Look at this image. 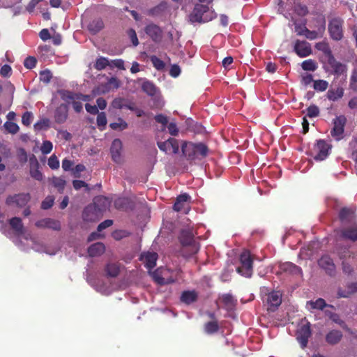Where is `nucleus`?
Masks as SVG:
<instances>
[{
  "mask_svg": "<svg viewBox=\"0 0 357 357\" xmlns=\"http://www.w3.org/2000/svg\"><path fill=\"white\" fill-rule=\"evenodd\" d=\"M9 223L17 236H24L26 240L30 238L32 242V248L36 251L45 252L50 255H54L58 252V248L50 249L49 247L43 245L39 246L38 244H36L35 239L31 236V234L25 233L24 228L22 223V220L20 218L15 217L11 218L9 221Z\"/></svg>",
  "mask_w": 357,
  "mask_h": 357,
  "instance_id": "1",
  "label": "nucleus"
},
{
  "mask_svg": "<svg viewBox=\"0 0 357 357\" xmlns=\"http://www.w3.org/2000/svg\"><path fill=\"white\" fill-rule=\"evenodd\" d=\"M322 50L327 57V63L331 68L330 73L335 75L337 77L341 75L346 77L347 66L337 61L328 47H325Z\"/></svg>",
  "mask_w": 357,
  "mask_h": 357,
  "instance_id": "2",
  "label": "nucleus"
},
{
  "mask_svg": "<svg viewBox=\"0 0 357 357\" xmlns=\"http://www.w3.org/2000/svg\"><path fill=\"white\" fill-rule=\"evenodd\" d=\"M181 150L183 156H206L208 153V147L202 142H185L181 146Z\"/></svg>",
  "mask_w": 357,
  "mask_h": 357,
  "instance_id": "3",
  "label": "nucleus"
},
{
  "mask_svg": "<svg viewBox=\"0 0 357 357\" xmlns=\"http://www.w3.org/2000/svg\"><path fill=\"white\" fill-rule=\"evenodd\" d=\"M190 21L195 22H207L213 18V13L210 12L208 7L202 4L195 6L192 12L189 16Z\"/></svg>",
  "mask_w": 357,
  "mask_h": 357,
  "instance_id": "4",
  "label": "nucleus"
},
{
  "mask_svg": "<svg viewBox=\"0 0 357 357\" xmlns=\"http://www.w3.org/2000/svg\"><path fill=\"white\" fill-rule=\"evenodd\" d=\"M344 20L340 17H333L328 21V31L331 38L335 41H340L344 37Z\"/></svg>",
  "mask_w": 357,
  "mask_h": 357,
  "instance_id": "5",
  "label": "nucleus"
},
{
  "mask_svg": "<svg viewBox=\"0 0 357 357\" xmlns=\"http://www.w3.org/2000/svg\"><path fill=\"white\" fill-rule=\"evenodd\" d=\"M241 266L237 268V272L241 275L250 278L252 274V259L248 250L243 251L240 257Z\"/></svg>",
  "mask_w": 357,
  "mask_h": 357,
  "instance_id": "6",
  "label": "nucleus"
},
{
  "mask_svg": "<svg viewBox=\"0 0 357 357\" xmlns=\"http://www.w3.org/2000/svg\"><path fill=\"white\" fill-rule=\"evenodd\" d=\"M346 121V117L343 115L333 119V128L331 131V135L335 140L340 141L343 138Z\"/></svg>",
  "mask_w": 357,
  "mask_h": 357,
  "instance_id": "7",
  "label": "nucleus"
},
{
  "mask_svg": "<svg viewBox=\"0 0 357 357\" xmlns=\"http://www.w3.org/2000/svg\"><path fill=\"white\" fill-rule=\"evenodd\" d=\"M159 149L166 154H177L179 152L178 141L174 138H169L165 142L158 143Z\"/></svg>",
  "mask_w": 357,
  "mask_h": 357,
  "instance_id": "8",
  "label": "nucleus"
},
{
  "mask_svg": "<svg viewBox=\"0 0 357 357\" xmlns=\"http://www.w3.org/2000/svg\"><path fill=\"white\" fill-rule=\"evenodd\" d=\"M311 335L310 324L303 323L298 328L296 338L300 343L301 347L305 348L308 342V339Z\"/></svg>",
  "mask_w": 357,
  "mask_h": 357,
  "instance_id": "9",
  "label": "nucleus"
},
{
  "mask_svg": "<svg viewBox=\"0 0 357 357\" xmlns=\"http://www.w3.org/2000/svg\"><path fill=\"white\" fill-rule=\"evenodd\" d=\"M268 310L275 311L282 303V294L278 291H273L266 294L265 299Z\"/></svg>",
  "mask_w": 357,
  "mask_h": 357,
  "instance_id": "10",
  "label": "nucleus"
},
{
  "mask_svg": "<svg viewBox=\"0 0 357 357\" xmlns=\"http://www.w3.org/2000/svg\"><path fill=\"white\" fill-rule=\"evenodd\" d=\"M318 23L317 30L310 31L307 28L304 36L309 40H315L317 38H322L324 35L326 30V21L324 18H319L317 20Z\"/></svg>",
  "mask_w": 357,
  "mask_h": 357,
  "instance_id": "11",
  "label": "nucleus"
},
{
  "mask_svg": "<svg viewBox=\"0 0 357 357\" xmlns=\"http://www.w3.org/2000/svg\"><path fill=\"white\" fill-rule=\"evenodd\" d=\"M31 196L29 193H21L9 196L6 199V204L10 206H16L18 207L24 206L30 200Z\"/></svg>",
  "mask_w": 357,
  "mask_h": 357,
  "instance_id": "12",
  "label": "nucleus"
},
{
  "mask_svg": "<svg viewBox=\"0 0 357 357\" xmlns=\"http://www.w3.org/2000/svg\"><path fill=\"white\" fill-rule=\"evenodd\" d=\"M294 50L296 54L301 58L308 56L312 54L310 45L305 40H297L295 42Z\"/></svg>",
  "mask_w": 357,
  "mask_h": 357,
  "instance_id": "13",
  "label": "nucleus"
},
{
  "mask_svg": "<svg viewBox=\"0 0 357 357\" xmlns=\"http://www.w3.org/2000/svg\"><path fill=\"white\" fill-rule=\"evenodd\" d=\"M145 33L155 43L162 40V31L161 29L155 24H149L144 29Z\"/></svg>",
  "mask_w": 357,
  "mask_h": 357,
  "instance_id": "14",
  "label": "nucleus"
},
{
  "mask_svg": "<svg viewBox=\"0 0 357 357\" xmlns=\"http://www.w3.org/2000/svg\"><path fill=\"white\" fill-rule=\"evenodd\" d=\"M68 106L67 104H61L59 105L54 114V121L57 123H63L68 119Z\"/></svg>",
  "mask_w": 357,
  "mask_h": 357,
  "instance_id": "15",
  "label": "nucleus"
},
{
  "mask_svg": "<svg viewBox=\"0 0 357 357\" xmlns=\"http://www.w3.org/2000/svg\"><path fill=\"white\" fill-rule=\"evenodd\" d=\"M36 226L39 228H48L54 231L61 229V224L59 220L52 218H44L36 222Z\"/></svg>",
  "mask_w": 357,
  "mask_h": 357,
  "instance_id": "16",
  "label": "nucleus"
},
{
  "mask_svg": "<svg viewBox=\"0 0 357 357\" xmlns=\"http://www.w3.org/2000/svg\"><path fill=\"white\" fill-rule=\"evenodd\" d=\"M141 261L144 264L146 268L150 271L153 268L156 264L158 255L156 252H147L142 254Z\"/></svg>",
  "mask_w": 357,
  "mask_h": 357,
  "instance_id": "17",
  "label": "nucleus"
},
{
  "mask_svg": "<svg viewBox=\"0 0 357 357\" xmlns=\"http://www.w3.org/2000/svg\"><path fill=\"white\" fill-rule=\"evenodd\" d=\"M100 213L96 206L89 205L84 208L82 218L85 221H95L98 219Z\"/></svg>",
  "mask_w": 357,
  "mask_h": 357,
  "instance_id": "18",
  "label": "nucleus"
},
{
  "mask_svg": "<svg viewBox=\"0 0 357 357\" xmlns=\"http://www.w3.org/2000/svg\"><path fill=\"white\" fill-rule=\"evenodd\" d=\"M168 271L164 268H159L153 273L152 275L154 280L160 284H165L172 283L174 282V280L172 278H166L165 275L167 273Z\"/></svg>",
  "mask_w": 357,
  "mask_h": 357,
  "instance_id": "19",
  "label": "nucleus"
},
{
  "mask_svg": "<svg viewBox=\"0 0 357 357\" xmlns=\"http://www.w3.org/2000/svg\"><path fill=\"white\" fill-rule=\"evenodd\" d=\"M331 144L324 139L318 140L315 145V149L318 152L317 156H328L331 154Z\"/></svg>",
  "mask_w": 357,
  "mask_h": 357,
  "instance_id": "20",
  "label": "nucleus"
},
{
  "mask_svg": "<svg viewBox=\"0 0 357 357\" xmlns=\"http://www.w3.org/2000/svg\"><path fill=\"white\" fill-rule=\"evenodd\" d=\"M319 266L324 269L329 275H332L335 272V264L333 259L328 255L323 256L319 261Z\"/></svg>",
  "mask_w": 357,
  "mask_h": 357,
  "instance_id": "21",
  "label": "nucleus"
},
{
  "mask_svg": "<svg viewBox=\"0 0 357 357\" xmlns=\"http://www.w3.org/2000/svg\"><path fill=\"white\" fill-rule=\"evenodd\" d=\"M29 165L31 176L37 181H42L43 176L40 171L38 169L39 163L37 160V158H30Z\"/></svg>",
  "mask_w": 357,
  "mask_h": 357,
  "instance_id": "22",
  "label": "nucleus"
},
{
  "mask_svg": "<svg viewBox=\"0 0 357 357\" xmlns=\"http://www.w3.org/2000/svg\"><path fill=\"white\" fill-rule=\"evenodd\" d=\"M280 271L291 275H301V268L291 262H284L280 264Z\"/></svg>",
  "mask_w": 357,
  "mask_h": 357,
  "instance_id": "23",
  "label": "nucleus"
},
{
  "mask_svg": "<svg viewBox=\"0 0 357 357\" xmlns=\"http://www.w3.org/2000/svg\"><path fill=\"white\" fill-rule=\"evenodd\" d=\"M342 333L338 330L330 331L326 335V341L329 344H336L340 342L342 338Z\"/></svg>",
  "mask_w": 357,
  "mask_h": 357,
  "instance_id": "24",
  "label": "nucleus"
},
{
  "mask_svg": "<svg viewBox=\"0 0 357 357\" xmlns=\"http://www.w3.org/2000/svg\"><path fill=\"white\" fill-rule=\"evenodd\" d=\"M139 81L142 82V89L149 96H155L158 92V89L155 86V84L146 79H140Z\"/></svg>",
  "mask_w": 357,
  "mask_h": 357,
  "instance_id": "25",
  "label": "nucleus"
},
{
  "mask_svg": "<svg viewBox=\"0 0 357 357\" xmlns=\"http://www.w3.org/2000/svg\"><path fill=\"white\" fill-rule=\"evenodd\" d=\"M111 201L104 196H99L95 198L93 206L101 213L110 206Z\"/></svg>",
  "mask_w": 357,
  "mask_h": 357,
  "instance_id": "26",
  "label": "nucleus"
},
{
  "mask_svg": "<svg viewBox=\"0 0 357 357\" xmlns=\"http://www.w3.org/2000/svg\"><path fill=\"white\" fill-rule=\"evenodd\" d=\"M103 27V21L100 18L92 20L87 26L89 31L92 34H96L100 30H102Z\"/></svg>",
  "mask_w": 357,
  "mask_h": 357,
  "instance_id": "27",
  "label": "nucleus"
},
{
  "mask_svg": "<svg viewBox=\"0 0 357 357\" xmlns=\"http://www.w3.org/2000/svg\"><path fill=\"white\" fill-rule=\"evenodd\" d=\"M344 96V89L342 87H337L336 89H329L327 91V98L331 101H337L342 98Z\"/></svg>",
  "mask_w": 357,
  "mask_h": 357,
  "instance_id": "28",
  "label": "nucleus"
},
{
  "mask_svg": "<svg viewBox=\"0 0 357 357\" xmlns=\"http://www.w3.org/2000/svg\"><path fill=\"white\" fill-rule=\"evenodd\" d=\"M190 197L187 194H182L176 198L174 205V209L176 211H181L185 206V204L190 200Z\"/></svg>",
  "mask_w": 357,
  "mask_h": 357,
  "instance_id": "29",
  "label": "nucleus"
},
{
  "mask_svg": "<svg viewBox=\"0 0 357 357\" xmlns=\"http://www.w3.org/2000/svg\"><path fill=\"white\" fill-rule=\"evenodd\" d=\"M105 251V245L102 243H96L91 245L89 249V255L91 257L99 256Z\"/></svg>",
  "mask_w": 357,
  "mask_h": 357,
  "instance_id": "30",
  "label": "nucleus"
},
{
  "mask_svg": "<svg viewBox=\"0 0 357 357\" xmlns=\"http://www.w3.org/2000/svg\"><path fill=\"white\" fill-rule=\"evenodd\" d=\"M357 291V282H351L347 285V290L343 291L340 289L337 292L339 297L347 298L351 294Z\"/></svg>",
  "mask_w": 357,
  "mask_h": 357,
  "instance_id": "31",
  "label": "nucleus"
},
{
  "mask_svg": "<svg viewBox=\"0 0 357 357\" xmlns=\"http://www.w3.org/2000/svg\"><path fill=\"white\" fill-rule=\"evenodd\" d=\"M222 301L224 303L225 307L227 310H231L234 309L236 305V300L230 294H225L222 296Z\"/></svg>",
  "mask_w": 357,
  "mask_h": 357,
  "instance_id": "32",
  "label": "nucleus"
},
{
  "mask_svg": "<svg viewBox=\"0 0 357 357\" xmlns=\"http://www.w3.org/2000/svg\"><path fill=\"white\" fill-rule=\"evenodd\" d=\"M342 236L353 241H357V226L342 231Z\"/></svg>",
  "mask_w": 357,
  "mask_h": 357,
  "instance_id": "33",
  "label": "nucleus"
},
{
  "mask_svg": "<svg viewBox=\"0 0 357 357\" xmlns=\"http://www.w3.org/2000/svg\"><path fill=\"white\" fill-rule=\"evenodd\" d=\"M96 289L98 291L105 295L110 294L114 289L112 286L103 282H98L96 286Z\"/></svg>",
  "mask_w": 357,
  "mask_h": 357,
  "instance_id": "34",
  "label": "nucleus"
},
{
  "mask_svg": "<svg viewBox=\"0 0 357 357\" xmlns=\"http://www.w3.org/2000/svg\"><path fill=\"white\" fill-rule=\"evenodd\" d=\"M122 149V142L119 139H115L112 142L110 151L111 156H120Z\"/></svg>",
  "mask_w": 357,
  "mask_h": 357,
  "instance_id": "35",
  "label": "nucleus"
},
{
  "mask_svg": "<svg viewBox=\"0 0 357 357\" xmlns=\"http://www.w3.org/2000/svg\"><path fill=\"white\" fill-rule=\"evenodd\" d=\"M312 162L310 159L308 158H300V161L296 162V166L297 169L300 170L302 172H305L307 171L310 167L311 166Z\"/></svg>",
  "mask_w": 357,
  "mask_h": 357,
  "instance_id": "36",
  "label": "nucleus"
},
{
  "mask_svg": "<svg viewBox=\"0 0 357 357\" xmlns=\"http://www.w3.org/2000/svg\"><path fill=\"white\" fill-rule=\"evenodd\" d=\"M59 93L61 95V99L68 103L72 102L73 101L77 100V93L66 90L61 91Z\"/></svg>",
  "mask_w": 357,
  "mask_h": 357,
  "instance_id": "37",
  "label": "nucleus"
},
{
  "mask_svg": "<svg viewBox=\"0 0 357 357\" xmlns=\"http://www.w3.org/2000/svg\"><path fill=\"white\" fill-rule=\"evenodd\" d=\"M197 295L195 291H184L181 297V301L186 303L190 304L195 301Z\"/></svg>",
  "mask_w": 357,
  "mask_h": 357,
  "instance_id": "38",
  "label": "nucleus"
},
{
  "mask_svg": "<svg viewBox=\"0 0 357 357\" xmlns=\"http://www.w3.org/2000/svg\"><path fill=\"white\" fill-rule=\"evenodd\" d=\"M109 127L112 130L121 131L128 128V123L122 118H119L116 122L111 123Z\"/></svg>",
  "mask_w": 357,
  "mask_h": 357,
  "instance_id": "39",
  "label": "nucleus"
},
{
  "mask_svg": "<svg viewBox=\"0 0 357 357\" xmlns=\"http://www.w3.org/2000/svg\"><path fill=\"white\" fill-rule=\"evenodd\" d=\"M291 21L293 22L295 31L298 36H304L305 33V31H307V27L305 26V21L302 24H299L297 21L291 16Z\"/></svg>",
  "mask_w": 357,
  "mask_h": 357,
  "instance_id": "40",
  "label": "nucleus"
},
{
  "mask_svg": "<svg viewBox=\"0 0 357 357\" xmlns=\"http://www.w3.org/2000/svg\"><path fill=\"white\" fill-rule=\"evenodd\" d=\"M301 67L304 70L312 72L315 71L318 68L317 63L312 59H307L303 61Z\"/></svg>",
  "mask_w": 357,
  "mask_h": 357,
  "instance_id": "41",
  "label": "nucleus"
},
{
  "mask_svg": "<svg viewBox=\"0 0 357 357\" xmlns=\"http://www.w3.org/2000/svg\"><path fill=\"white\" fill-rule=\"evenodd\" d=\"M107 275L109 277H116L119 272V267L116 264H108L105 267Z\"/></svg>",
  "mask_w": 357,
  "mask_h": 357,
  "instance_id": "42",
  "label": "nucleus"
},
{
  "mask_svg": "<svg viewBox=\"0 0 357 357\" xmlns=\"http://www.w3.org/2000/svg\"><path fill=\"white\" fill-rule=\"evenodd\" d=\"M328 86V82L323 79H317L314 81L313 88L317 91H324Z\"/></svg>",
  "mask_w": 357,
  "mask_h": 357,
  "instance_id": "43",
  "label": "nucleus"
},
{
  "mask_svg": "<svg viewBox=\"0 0 357 357\" xmlns=\"http://www.w3.org/2000/svg\"><path fill=\"white\" fill-rule=\"evenodd\" d=\"M349 88L352 91L357 92V66L351 71L349 80Z\"/></svg>",
  "mask_w": 357,
  "mask_h": 357,
  "instance_id": "44",
  "label": "nucleus"
},
{
  "mask_svg": "<svg viewBox=\"0 0 357 357\" xmlns=\"http://www.w3.org/2000/svg\"><path fill=\"white\" fill-rule=\"evenodd\" d=\"M109 60L105 57L101 56L97 59L94 67L98 70H101L105 69L107 66H109Z\"/></svg>",
  "mask_w": 357,
  "mask_h": 357,
  "instance_id": "45",
  "label": "nucleus"
},
{
  "mask_svg": "<svg viewBox=\"0 0 357 357\" xmlns=\"http://www.w3.org/2000/svg\"><path fill=\"white\" fill-rule=\"evenodd\" d=\"M219 328L216 321H212L206 323L204 326V331L207 334H212L218 331Z\"/></svg>",
  "mask_w": 357,
  "mask_h": 357,
  "instance_id": "46",
  "label": "nucleus"
},
{
  "mask_svg": "<svg viewBox=\"0 0 357 357\" xmlns=\"http://www.w3.org/2000/svg\"><path fill=\"white\" fill-rule=\"evenodd\" d=\"M307 305L312 309L318 310H322L326 305L325 301L322 298H318L315 301H308Z\"/></svg>",
  "mask_w": 357,
  "mask_h": 357,
  "instance_id": "47",
  "label": "nucleus"
},
{
  "mask_svg": "<svg viewBox=\"0 0 357 357\" xmlns=\"http://www.w3.org/2000/svg\"><path fill=\"white\" fill-rule=\"evenodd\" d=\"M50 123L48 119H42L34 124V129L36 130H46L50 127Z\"/></svg>",
  "mask_w": 357,
  "mask_h": 357,
  "instance_id": "48",
  "label": "nucleus"
},
{
  "mask_svg": "<svg viewBox=\"0 0 357 357\" xmlns=\"http://www.w3.org/2000/svg\"><path fill=\"white\" fill-rule=\"evenodd\" d=\"M294 11L299 16H305L308 13L307 7L301 3H296L294 6Z\"/></svg>",
  "mask_w": 357,
  "mask_h": 357,
  "instance_id": "49",
  "label": "nucleus"
},
{
  "mask_svg": "<svg viewBox=\"0 0 357 357\" xmlns=\"http://www.w3.org/2000/svg\"><path fill=\"white\" fill-rule=\"evenodd\" d=\"M5 129L11 134H16L19 130L20 128L18 125L14 122L11 121H6L3 125Z\"/></svg>",
  "mask_w": 357,
  "mask_h": 357,
  "instance_id": "50",
  "label": "nucleus"
},
{
  "mask_svg": "<svg viewBox=\"0 0 357 357\" xmlns=\"http://www.w3.org/2000/svg\"><path fill=\"white\" fill-rule=\"evenodd\" d=\"M53 185L57 188L59 192H62L64 189L66 181L60 177H54L52 180Z\"/></svg>",
  "mask_w": 357,
  "mask_h": 357,
  "instance_id": "51",
  "label": "nucleus"
},
{
  "mask_svg": "<svg viewBox=\"0 0 357 357\" xmlns=\"http://www.w3.org/2000/svg\"><path fill=\"white\" fill-rule=\"evenodd\" d=\"M307 116L310 118H314L319 116V109L315 105H311L306 109Z\"/></svg>",
  "mask_w": 357,
  "mask_h": 357,
  "instance_id": "52",
  "label": "nucleus"
},
{
  "mask_svg": "<svg viewBox=\"0 0 357 357\" xmlns=\"http://www.w3.org/2000/svg\"><path fill=\"white\" fill-rule=\"evenodd\" d=\"M52 77V74L50 70H45L40 73L39 78L43 83L47 84L50 82Z\"/></svg>",
  "mask_w": 357,
  "mask_h": 357,
  "instance_id": "53",
  "label": "nucleus"
},
{
  "mask_svg": "<svg viewBox=\"0 0 357 357\" xmlns=\"http://www.w3.org/2000/svg\"><path fill=\"white\" fill-rule=\"evenodd\" d=\"M150 60L153 64V66L157 69V70H162L165 68V63L158 57L156 56H151L150 57Z\"/></svg>",
  "mask_w": 357,
  "mask_h": 357,
  "instance_id": "54",
  "label": "nucleus"
},
{
  "mask_svg": "<svg viewBox=\"0 0 357 357\" xmlns=\"http://www.w3.org/2000/svg\"><path fill=\"white\" fill-rule=\"evenodd\" d=\"M109 67L116 68L119 70H125L124 61L121 59L109 60Z\"/></svg>",
  "mask_w": 357,
  "mask_h": 357,
  "instance_id": "55",
  "label": "nucleus"
},
{
  "mask_svg": "<svg viewBox=\"0 0 357 357\" xmlns=\"http://www.w3.org/2000/svg\"><path fill=\"white\" fill-rule=\"evenodd\" d=\"M33 119V113L31 112H25L22 116V123L24 126H29Z\"/></svg>",
  "mask_w": 357,
  "mask_h": 357,
  "instance_id": "56",
  "label": "nucleus"
},
{
  "mask_svg": "<svg viewBox=\"0 0 357 357\" xmlns=\"http://www.w3.org/2000/svg\"><path fill=\"white\" fill-rule=\"evenodd\" d=\"M154 119L157 123H160L162 125V130H165L167 125L168 124L167 117L165 115L160 114L155 116Z\"/></svg>",
  "mask_w": 357,
  "mask_h": 357,
  "instance_id": "57",
  "label": "nucleus"
},
{
  "mask_svg": "<svg viewBox=\"0 0 357 357\" xmlns=\"http://www.w3.org/2000/svg\"><path fill=\"white\" fill-rule=\"evenodd\" d=\"M52 143L50 141H44L40 146V151L43 155L49 154L52 150Z\"/></svg>",
  "mask_w": 357,
  "mask_h": 357,
  "instance_id": "58",
  "label": "nucleus"
},
{
  "mask_svg": "<svg viewBox=\"0 0 357 357\" xmlns=\"http://www.w3.org/2000/svg\"><path fill=\"white\" fill-rule=\"evenodd\" d=\"M166 128L168 130V132L172 136H174V137L178 136L179 130H178L177 125H176V123L175 122H170V123H169L167 125Z\"/></svg>",
  "mask_w": 357,
  "mask_h": 357,
  "instance_id": "59",
  "label": "nucleus"
},
{
  "mask_svg": "<svg viewBox=\"0 0 357 357\" xmlns=\"http://www.w3.org/2000/svg\"><path fill=\"white\" fill-rule=\"evenodd\" d=\"M36 63H37V61L35 57L28 56L25 59V60L24 61V66L27 69H32L36 66Z\"/></svg>",
  "mask_w": 357,
  "mask_h": 357,
  "instance_id": "60",
  "label": "nucleus"
},
{
  "mask_svg": "<svg viewBox=\"0 0 357 357\" xmlns=\"http://www.w3.org/2000/svg\"><path fill=\"white\" fill-rule=\"evenodd\" d=\"M107 118L105 112L98 113L97 125L98 127L104 128L107 125Z\"/></svg>",
  "mask_w": 357,
  "mask_h": 357,
  "instance_id": "61",
  "label": "nucleus"
},
{
  "mask_svg": "<svg viewBox=\"0 0 357 357\" xmlns=\"http://www.w3.org/2000/svg\"><path fill=\"white\" fill-rule=\"evenodd\" d=\"M22 0H0V6L3 8H11L20 3Z\"/></svg>",
  "mask_w": 357,
  "mask_h": 357,
  "instance_id": "62",
  "label": "nucleus"
},
{
  "mask_svg": "<svg viewBox=\"0 0 357 357\" xmlns=\"http://www.w3.org/2000/svg\"><path fill=\"white\" fill-rule=\"evenodd\" d=\"M54 198L52 196H47L42 202L41 207L43 209L51 208L54 204Z\"/></svg>",
  "mask_w": 357,
  "mask_h": 357,
  "instance_id": "63",
  "label": "nucleus"
},
{
  "mask_svg": "<svg viewBox=\"0 0 357 357\" xmlns=\"http://www.w3.org/2000/svg\"><path fill=\"white\" fill-rule=\"evenodd\" d=\"M128 35L133 45V46H135V47L137 46L139 44V40H138L135 31L132 29H130L128 31Z\"/></svg>",
  "mask_w": 357,
  "mask_h": 357,
  "instance_id": "64",
  "label": "nucleus"
}]
</instances>
